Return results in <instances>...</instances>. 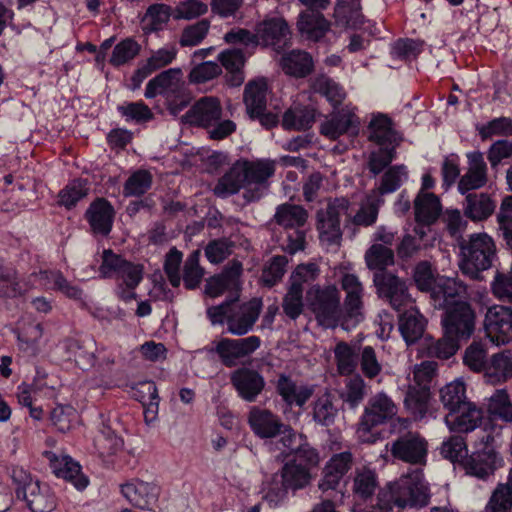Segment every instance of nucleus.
<instances>
[{"mask_svg":"<svg viewBox=\"0 0 512 512\" xmlns=\"http://www.w3.org/2000/svg\"><path fill=\"white\" fill-rule=\"evenodd\" d=\"M428 502V487L417 468L387 483L379 490L376 505L364 512H400L405 508L424 507Z\"/></svg>","mask_w":512,"mask_h":512,"instance_id":"obj_1","label":"nucleus"},{"mask_svg":"<svg viewBox=\"0 0 512 512\" xmlns=\"http://www.w3.org/2000/svg\"><path fill=\"white\" fill-rule=\"evenodd\" d=\"M238 294L225 300L219 305L207 309V317L212 325H227V332L236 336H243L250 332L259 318L262 310V300L253 298L248 302L239 304Z\"/></svg>","mask_w":512,"mask_h":512,"instance_id":"obj_2","label":"nucleus"},{"mask_svg":"<svg viewBox=\"0 0 512 512\" xmlns=\"http://www.w3.org/2000/svg\"><path fill=\"white\" fill-rule=\"evenodd\" d=\"M461 272L473 280H482L481 273L490 269L497 259L496 245L486 233H475L459 244Z\"/></svg>","mask_w":512,"mask_h":512,"instance_id":"obj_3","label":"nucleus"},{"mask_svg":"<svg viewBox=\"0 0 512 512\" xmlns=\"http://www.w3.org/2000/svg\"><path fill=\"white\" fill-rule=\"evenodd\" d=\"M222 107L215 97L204 96L197 100L186 112L183 119L186 123L208 129L210 138L221 140L232 134L236 124L231 120H221Z\"/></svg>","mask_w":512,"mask_h":512,"instance_id":"obj_4","label":"nucleus"},{"mask_svg":"<svg viewBox=\"0 0 512 512\" xmlns=\"http://www.w3.org/2000/svg\"><path fill=\"white\" fill-rule=\"evenodd\" d=\"M307 305L318 323L326 328L342 327L345 309L340 305V293L335 286H313L306 294Z\"/></svg>","mask_w":512,"mask_h":512,"instance_id":"obj_5","label":"nucleus"},{"mask_svg":"<svg viewBox=\"0 0 512 512\" xmlns=\"http://www.w3.org/2000/svg\"><path fill=\"white\" fill-rule=\"evenodd\" d=\"M398 408L394 401L384 392L371 396L358 422L357 434L363 443H375L380 433L372 430L397 415Z\"/></svg>","mask_w":512,"mask_h":512,"instance_id":"obj_6","label":"nucleus"},{"mask_svg":"<svg viewBox=\"0 0 512 512\" xmlns=\"http://www.w3.org/2000/svg\"><path fill=\"white\" fill-rule=\"evenodd\" d=\"M436 370L437 363L434 361H423L414 366L413 378L409 382L404 405L416 420L422 419L427 413L430 387Z\"/></svg>","mask_w":512,"mask_h":512,"instance_id":"obj_7","label":"nucleus"},{"mask_svg":"<svg viewBox=\"0 0 512 512\" xmlns=\"http://www.w3.org/2000/svg\"><path fill=\"white\" fill-rule=\"evenodd\" d=\"M311 479V472L306 466L290 459L279 472L273 474L271 479L265 482L266 498L270 501L281 500L286 496L288 490L303 489L309 485Z\"/></svg>","mask_w":512,"mask_h":512,"instance_id":"obj_8","label":"nucleus"},{"mask_svg":"<svg viewBox=\"0 0 512 512\" xmlns=\"http://www.w3.org/2000/svg\"><path fill=\"white\" fill-rule=\"evenodd\" d=\"M211 345L208 351L215 353L224 366L232 368L250 357L261 346V339L255 335L236 339L223 337Z\"/></svg>","mask_w":512,"mask_h":512,"instance_id":"obj_9","label":"nucleus"},{"mask_svg":"<svg viewBox=\"0 0 512 512\" xmlns=\"http://www.w3.org/2000/svg\"><path fill=\"white\" fill-rule=\"evenodd\" d=\"M350 203L345 198H336L329 202L325 209L317 212V229L320 241L327 245H339L342 238L340 218H351Z\"/></svg>","mask_w":512,"mask_h":512,"instance_id":"obj_10","label":"nucleus"},{"mask_svg":"<svg viewBox=\"0 0 512 512\" xmlns=\"http://www.w3.org/2000/svg\"><path fill=\"white\" fill-rule=\"evenodd\" d=\"M441 323L445 333L466 341L475 331L476 315L468 302H460L444 309Z\"/></svg>","mask_w":512,"mask_h":512,"instance_id":"obj_11","label":"nucleus"},{"mask_svg":"<svg viewBox=\"0 0 512 512\" xmlns=\"http://www.w3.org/2000/svg\"><path fill=\"white\" fill-rule=\"evenodd\" d=\"M245 169L246 191L243 197L247 202L261 199L267 192L268 179L275 173V164L271 160L241 161Z\"/></svg>","mask_w":512,"mask_h":512,"instance_id":"obj_12","label":"nucleus"},{"mask_svg":"<svg viewBox=\"0 0 512 512\" xmlns=\"http://www.w3.org/2000/svg\"><path fill=\"white\" fill-rule=\"evenodd\" d=\"M483 327L485 335L493 344H509L512 342V308L505 305L487 308Z\"/></svg>","mask_w":512,"mask_h":512,"instance_id":"obj_13","label":"nucleus"},{"mask_svg":"<svg viewBox=\"0 0 512 512\" xmlns=\"http://www.w3.org/2000/svg\"><path fill=\"white\" fill-rule=\"evenodd\" d=\"M390 451L395 459L413 465H425L428 443L418 432L408 431L392 442Z\"/></svg>","mask_w":512,"mask_h":512,"instance_id":"obj_14","label":"nucleus"},{"mask_svg":"<svg viewBox=\"0 0 512 512\" xmlns=\"http://www.w3.org/2000/svg\"><path fill=\"white\" fill-rule=\"evenodd\" d=\"M256 36L260 44L271 46L276 51L288 45L291 39V30L286 20L277 15L266 16L255 26Z\"/></svg>","mask_w":512,"mask_h":512,"instance_id":"obj_15","label":"nucleus"},{"mask_svg":"<svg viewBox=\"0 0 512 512\" xmlns=\"http://www.w3.org/2000/svg\"><path fill=\"white\" fill-rule=\"evenodd\" d=\"M379 297L400 311L410 302L407 286L398 276L388 271H376L373 277Z\"/></svg>","mask_w":512,"mask_h":512,"instance_id":"obj_16","label":"nucleus"},{"mask_svg":"<svg viewBox=\"0 0 512 512\" xmlns=\"http://www.w3.org/2000/svg\"><path fill=\"white\" fill-rule=\"evenodd\" d=\"M342 289L346 293L344 300L345 320L342 322L344 330L355 327L362 319L363 286L354 274H344L341 279Z\"/></svg>","mask_w":512,"mask_h":512,"instance_id":"obj_17","label":"nucleus"},{"mask_svg":"<svg viewBox=\"0 0 512 512\" xmlns=\"http://www.w3.org/2000/svg\"><path fill=\"white\" fill-rule=\"evenodd\" d=\"M469 296L467 285L458 278H439L431 293L434 307L443 310L460 302H468Z\"/></svg>","mask_w":512,"mask_h":512,"instance_id":"obj_18","label":"nucleus"},{"mask_svg":"<svg viewBox=\"0 0 512 512\" xmlns=\"http://www.w3.org/2000/svg\"><path fill=\"white\" fill-rule=\"evenodd\" d=\"M280 442L293 455L291 460L306 466L309 471L320 463L319 451L309 443L303 434L286 430Z\"/></svg>","mask_w":512,"mask_h":512,"instance_id":"obj_19","label":"nucleus"},{"mask_svg":"<svg viewBox=\"0 0 512 512\" xmlns=\"http://www.w3.org/2000/svg\"><path fill=\"white\" fill-rule=\"evenodd\" d=\"M157 94H164L167 98L184 96V82L180 68L165 70L147 83L145 97L153 98Z\"/></svg>","mask_w":512,"mask_h":512,"instance_id":"obj_20","label":"nucleus"},{"mask_svg":"<svg viewBox=\"0 0 512 512\" xmlns=\"http://www.w3.org/2000/svg\"><path fill=\"white\" fill-rule=\"evenodd\" d=\"M230 380L238 396L247 402H254L265 387L264 377L252 368L236 369L232 372Z\"/></svg>","mask_w":512,"mask_h":512,"instance_id":"obj_21","label":"nucleus"},{"mask_svg":"<svg viewBox=\"0 0 512 512\" xmlns=\"http://www.w3.org/2000/svg\"><path fill=\"white\" fill-rule=\"evenodd\" d=\"M359 118L349 108L345 107L334 112L327 118L320 127V132L330 139H337L340 136L356 135L359 131Z\"/></svg>","mask_w":512,"mask_h":512,"instance_id":"obj_22","label":"nucleus"},{"mask_svg":"<svg viewBox=\"0 0 512 512\" xmlns=\"http://www.w3.org/2000/svg\"><path fill=\"white\" fill-rule=\"evenodd\" d=\"M466 156L468 160L467 171L458 182V190L461 194L480 189L488 182V168L483 153L473 151L467 153Z\"/></svg>","mask_w":512,"mask_h":512,"instance_id":"obj_23","label":"nucleus"},{"mask_svg":"<svg viewBox=\"0 0 512 512\" xmlns=\"http://www.w3.org/2000/svg\"><path fill=\"white\" fill-rule=\"evenodd\" d=\"M353 461V454L348 450L334 454L323 469V476L318 484L319 489L322 491L336 489L343 476L351 469Z\"/></svg>","mask_w":512,"mask_h":512,"instance_id":"obj_24","label":"nucleus"},{"mask_svg":"<svg viewBox=\"0 0 512 512\" xmlns=\"http://www.w3.org/2000/svg\"><path fill=\"white\" fill-rule=\"evenodd\" d=\"M483 420V410L468 401L455 412L445 416V422L451 431L468 433L479 427Z\"/></svg>","mask_w":512,"mask_h":512,"instance_id":"obj_25","label":"nucleus"},{"mask_svg":"<svg viewBox=\"0 0 512 512\" xmlns=\"http://www.w3.org/2000/svg\"><path fill=\"white\" fill-rule=\"evenodd\" d=\"M248 420L254 433L261 438H273L277 435L283 436L286 430H292L269 410L257 407L251 409Z\"/></svg>","mask_w":512,"mask_h":512,"instance_id":"obj_26","label":"nucleus"},{"mask_svg":"<svg viewBox=\"0 0 512 512\" xmlns=\"http://www.w3.org/2000/svg\"><path fill=\"white\" fill-rule=\"evenodd\" d=\"M242 264L239 261H232L227 265L220 275L211 277L205 285V294L215 298L224 291L229 290L238 293L240 289V276Z\"/></svg>","mask_w":512,"mask_h":512,"instance_id":"obj_27","label":"nucleus"},{"mask_svg":"<svg viewBox=\"0 0 512 512\" xmlns=\"http://www.w3.org/2000/svg\"><path fill=\"white\" fill-rule=\"evenodd\" d=\"M499 460L494 447L488 446L485 450H476L470 456H466L462 465L466 474L486 479L497 469Z\"/></svg>","mask_w":512,"mask_h":512,"instance_id":"obj_28","label":"nucleus"},{"mask_svg":"<svg viewBox=\"0 0 512 512\" xmlns=\"http://www.w3.org/2000/svg\"><path fill=\"white\" fill-rule=\"evenodd\" d=\"M276 391L289 407H303L312 397L314 387L306 384H298L290 376L281 374L276 381Z\"/></svg>","mask_w":512,"mask_h":512,"instance_id":"obj_29","label":"nucleus"},{"mask_svg":"<svg viewBox=\"0 0 512 512\" xmlns=\"http://www.w3.org/2000/svg\"><path fill=\"white\" fill-rule=\"evenodd\" d=\"M121 492L133 506L148 509L157 502L160 489L154 483L134 480L122 485Z\"/></svg>","mask_w":512,"mask_h":512,"instance_id":"obj_30","label":"nucleus"},{"mask_svg":"<svg viewBox=\"0 0 512 512\" xmlns=\"http://www.w3.org/2000/svg\"><path fill=\"white\" fill-rule=\"evenodd\" d=\"M115 211L113 206L104 198L97 199L89 206L86 218L95 234L106 236L113 225Z\"/></svg>","mask_w":512,"mask_h":512,"instance_id":"obj_31","label":"nucleus"},{"mask_svg":"<svg viewBox=\"0 0 512 512\" xmlns=\"http://www.w3.org/2000/svg\"><path fill=\"white\" fill-rule=\"evenodd\" d=\"M379 488L378 475L375 469L366 465L355 468L352 474L351 490L357 500L371 499Z\"/></svg>","mask_w":512,"mask_h":512,"instance_id":"obj_32","label":"nucleus"},{"mask_svg":"<svg viewBox=\"0 0 512 512\" xmlns=\"http://www.w3.org/2000/svg\"><path fill=\"white\" fill-rule=\"evenodd\" d=\"M297 26L302 37L317 42L328 32L330 23L319 11L307 10L299 15Z\"/></svg>","mask_w":512,"mask_h":512,"instance_id":"obj_33","label":"nucleus"},{"mask_svg":"<svg viewBox=\"0 0 512 512\" xmlns=\"http://www.w3.org/2000/svg\"><path fill=\"white\" fill-rule=\"evenodd\" d=\"M426 319L416 309L411 307L399 315V330L408 345L417 342L424 334Z\"/></svg>","mask_w":512,"mask_h":512,"instance_id":"obj_34","label":"nucleus"},{"mask_svg":"<svg viewBox=\"0 0 512 512\" xmlns=\"http://www.w3.org/2000/svg\"><path fill=\"white\" fill-rule=\"evenodd\" d=\"M485 378L492 384L503 383L512 377V351H500L488 361Z\"/></svg>","mask_w":512,"mask_h":512,"instance_id":"obj_35","label":"nucleus"},{"mask_svg":"<svg viewBox=\"0 0 512 512\" xmlns=\"http://www.w3.org/2000/svg\"><path fill=\"white\" fill-rule=\"evenodd\" d=\"M414 208L416 221L427 226L438 219L442 210L440 200L435 194L422 191L414 200Z\"/></svg>","mask_w":512,"mask_h":512,"instance_id":"obj_36","label":"nucleus"},{"mask_svg":"<svg viewBox=\"0 0 512 512\" xmlns=\"http://www.w3.org/2000/svg\"><path fill=\"white\" fill-rule=\"evenodd\" d=\"M246 176L242 162L237 161L228 172H226L218 181L214 188V193L222 198L237 193L241 188L246 191Z\"/></svg>","mask_w":512,"mask_h":512,"instance_id":"obj_37","label":"nucleus"},{"mask_svg":"<svg viewBox=\"0 0 512 512\" xmlns=\"http://www.w3.org/2000/svg\"><path fill=\"white\" fill-rule=\"evenodd\" d=\"M22 498L32 512H50L56 506L55 497L49 487L41 486L40 483L28 486V491Z\"/></svg>","mask_w":512,"mask_h":512,"instance_id":"obj_38","label":"nucleus"},{"mask_svg":"<svg viewBox=\"0 0 512 512\" xmlns=\"http://www.w3.org/2000/svg\"><path fill=\"white\" fill-rule=\"evenodd\" d=\"M464 216L472 221L487 219L494 211L495 204L485 193H469L464 202Z\"/></svg>","mask_w":512,"mask_h":512,"instance_id":"obj_39","label":"nucleus"},{"mask_svg":"<svg viewBox=\"0 0 512 512\" xmlns=\"http://www.w3.org/2000/svg\"><path fill=\"white\" fill-rule=\"evenodd\" d=\"M281 66L286 74L302 78L312 72L313 60L305 51L292 50L282 56Z\"/></svg>","mask_w":512,"mask_h":512,"instance_id":"obj_40","label":"nucleus"},{"mask_svg":"<svg viewBox=\"0 0 512 512\" xmlns=\"http://www.w3.org/2000/svg\"><path fill=\"white\" fill-rule=\"evenodd\" d=\"M308 218L307 211L299 205L284 203L277 207L274 219L285 230L302 228Z\"/></svg>","mask_w":512,"mask_h":512,"instance_id":"obj_41","label":"nucleus"},{"mask_svg":"<svg viewBox=\"0 0 512 512\" xmlns=\"http://www.w3.org/2000/svg\"><path fill=\"white\" fill-rule=\"evenodd\" d=\"M369 393V386L360 374H354L345 382L340 398L350 409H356Z\"/></svg>","mask_w":512,"mask_h":512,"instance_id":"obj_42","label":"nucleus"},{"mask_svg":"<svg viewBox=\"0 0 512 512\" xmlns=\"http://www.w3.org/2000/svg\"><path fill=\"white\" fill-rule=\"evenodd\" d=\"M267 83L264 79L249 82L244 91V102L251 118L266 110Z\"/></svg>","mask_w":512,"mask_h":512,"instance_id":"obj_43","label":"nucleus"},{"mask_svg":"<svg viewBox=\"0 0 512 512\" xmlns=\"http://www.w3.org/2000/svg\"><path fill=\"white\" fill-rule=\"evenodd\" d=\"M39 280V283L44 286H49L62 292L67 297L72 299H80L82 290L71 284L59 271H41L38 274H33Z\"/></svg>","mask_w":512,"mask_h":512,"instance_id":"obj_44","label":"nucleus"},{"mask_svg":"<svg viewBox=\"0 0 512 512\" xmlns=\"http://www.w3.org/2000/svg\"><path fill=\"white\" fill-rule=\"evenodd\" d=\"M94 445L99 455L110 456L122 449L123 440L115 433L108 420L103 419Z\"/></svg>","mask_w":512,"mask_h":512,"instance_id":"obj_45","label":"nucleus"},{"mask_svg":"<svg viewBox=\"0 0 512 512\" xmlns=\"http://www.w3.org/2000/svg\"><path fill=\"white\" fill-rule=\"evenodd\" d=\"M315 121V110L308 106H294L288 109L282 120V126L288 130H306Z\"/></svg>","mask_w":512,"mask_h":512,"instance_id":"obj_46","label":"nucleus"},{"mask_svg":"<svg viewBox=\"0 0 512 512\" xmlns=\"http://www.w3.org/2000/svg\"><path fill=\"white\" fill-rule=\"evenodd\" d=\"M337 371L342 376L352 375L358 366L359 348L339 342L334 348Z\"/></svg>","mask_w":512,"mask_h":512,"instance_id":"obj_47","label":"nucleus"},{"mask_svg":"<svg viewBox=\"0 0 512 512\" xmlns=\"http://www.w3.org/2000/svg\"><path fill=\"white\" fill-rule=\"evenodd\" d=\"M53 469L57 477L72 482L79 490L86 488L88 485L87 478L81 474L80 465L73 461L71 457L65 456L60 461H55Z\"/></svg>","mask_w":512,"mask_h":512,"instance_id":"obj_48","label":"nucleus"},{"mask_svg":"<svg viewBox=\"0 0 512 512\" xmlns=\"http://www.w3.org/2000/svg\"><path fill=\"white\" fill-rule=\"evenodd\" d=\"M440 401L444 408L449 411L448 413L455 412L456 409L467 403L464 382L456 380L445 385L440 390Z\"/></svg>","mask_w":512,"mask_h":512,"instance_id":"obj_49","label":"nucleus"},{"mask_svg":"<svg viewBox=\"0 0 512 512\" xmlns=\"http://www.w3.org/2000/svg\"><path fill=\"white\" fill-rule=\"evenodd\" d=\"M335 16L340 22L352 28H359L364 23L360 0H338Z\"/></svg>","mask_w":512,"mask_h":512,"instance_id":"obj_50","label":"nucleus"},{"mask_svg":"<svg viewBox=\"0 0 512 512\" xmlns=\"http://www.w3.org/2000/svg\"><path fill=\"white\" fill-rule=\"evenodd\" d=\"M369 139L380 146L386 147L396 142V132L391 127V121L384 115L375 117L369 125Z\"/></svg>","mask_w":512,"mask_h":512,"instance_id":"obj_51","label":"nucleus"},{"mask_svg":"<svg viewBox=\"0 0 512 512\" xmlns=\"http://www.w3.org/2000/svg\"><path fill=\"white\" fill-rule=\"evenodd\" d=\"M218 61L232 74V85H240L243 82L241 68L245 63V55L239 48H232L222 51L218 55Z\"/></svg>","mask_w":512,"mask_h":512,"instance_id":"obj_52","label":"nucleus"},{"mask_svg":"<svg viewBox=\"0 0 512 512\" xmlns=\"http://www.w3.org/2000/svg\"><path fill=\"white\" fill-rule=\"evenodd\" d=\"M141 51V45L131 37L125 38L115 45L109 63L119 67L131 62Z\"/></svg>","mask_w":512,"mask_h":512,"instance_id":"obj_53","label":"nucleus"},{"mask_svg":"<svg viewBox=\"0 0 512 512\" xmlns=\"http://www.w3.org/2000/svg\"><path fill=\"white\" fill-rule=\"evenodd\" d=\"M200 256V250H194L184 262L183 277L181 279L187 289L197 288L204 277L205 270L199 264Z\"/></svg>","mask_w":512,"mask_h":512,"instance_id":"obj_54","label":"nucleus"},{"mask_svg":"<svg viewBox=\"0 0 512 512\" xmlns=\"http://www.w3.org/2000/svg\"><path fill=\"white\" fill-rule=\"evenodd\" d=\"M511 510L512 481L505 484H498L483 512H511Z\"/></svg>","mask_w":512,"mask_h":512,"instance_id":"obj_55","label":"nucleus"},{"mask_svg":"<svg viewBox=\"0 0 512 512\" xmlns=\"http://www.w3.org/2000/svg\"><path fill=\"white\" fill-rule=\"evenodd\" d=\"M153 177L147 170H137L126 180L123 188L125 197H140L152 186Z\"/></svg>","mask_w":512,"mask_h":512,"instance_id":"obj_56","label":"nucleus"},{"mask_svg":"<svg viewBox=\"0 0 512 512\" xmlns=\"http://www.w3.org/2000/svg\"><path fill=\"white\" fill-rule=\"evenodd\" d=\"M336 415L337 409L335 408L332 396L329 393H324L314 401L312 416L314 421L319 425H332Z\"/></svg>","mask_w":512,"mask_h":512,"instance_id":"obj_57","label":"nucleus"},{"mask_svg":"<svg viewBox=\"0 0 512 512\" xmlns=\"http://www.w3.org/2000/svg\"><path fill=\"white\" fill-rule=\"evenodd\" d=\"M365 261L369 269L387 271L386 267L393 264V251L382 244H373L365 253Z\"/></svg>","mask_w":512,"mask_h":512,"instance_id":"obj_58","label":"nucleus"},{"mask_svg":"<svg viewBox=\"0 0 512 512\" xmlns=\"http://www.w3.org/2000/svg\"><path fill=\"white\" fill-rule=\"evenodd\" d=\"M488 412L505 422H512V402L508 392L497 390L489 399Z\"/></svg>","mask_w":512,"mask_h":512,"instance_id":"obj_59","label":"nucleus"},{"mask_svg":"<svg viewBox=\"0 0 512 512\" xmlns=\"http://www.w3.org/2000/svg\"><path fill=\"white\" fill-rule=\"evenodd\" d=\"M358 364L362 375L369 380L375 379L382 372V364L372 346L359 347Z\"/></svg>","mask_w":512,"mask_h":512,"instance_id":"obj_60","label":"nucleus"},{"mask_svg":"<svg viewBox=\"0 0 512 512\" xmlns=\"http://www.w3.org/2000/svg\"><path fill=\"white\" fill-rule=\"evenodd\" d=\"M313 88L316 92L325 96L334 106L340 105L345 98V92L333 79L321 75L314 80Z\"/></svg>","mask_w":512,"mask_h":512,"instance_id":"obj_61","label":"nucleus"},{"mask_svg":"<svg viewBox=\"0 0 512 512\" xmlns=\"http://www.w3.org/2000/svg\"><path fill=\"white\" fill-rule=\"evenodd\" d=\"M460 342L459 339L444 332L442 338L427 345V353L431 357L448 359L458 351Z\"/></svg>","mask_w":512,"mask_h":512,"instance_id":"obj_62","label":"nucleus"},{"mask_svg":"<svg viewBox=\"0 0 512 512\" xmlns=\"http://www.w3.org/2000/svg\"><path fill=\"white\" fill-rule=\"evenodd\" d=\"M491 292L499 301L512 304V267L507 272L495 273Z\"/></svg>","mask_w":512,"mask_h":512,"instance_id":"obj_63","label":"nucleus"},{"mask_svg":"<svg viewBox=\"0 0 512 512\" xmlns=\"http://www.w3.org/2000/svg\"><path fill=\"white\" fill-rule=\"evenodd\" d=\"M497 222L506 245L512 249V196H507L502 200L497 213Z\"/></svg>","mask_w":512,"mask_h":512,"instance_id":"obj_64","label":"nucleus"}]
</instances>
